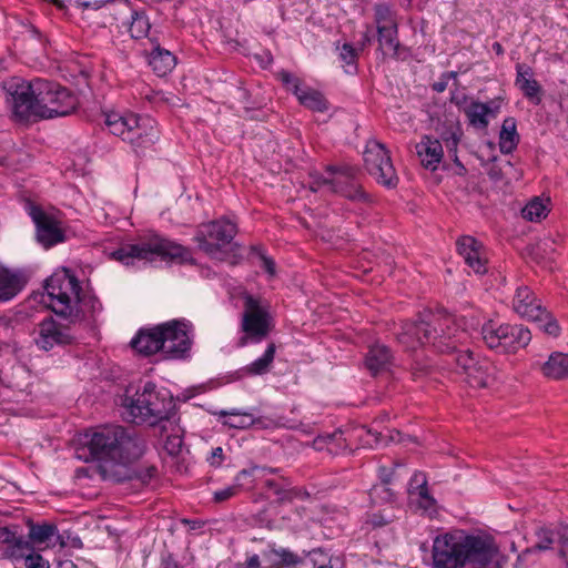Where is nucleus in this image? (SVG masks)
Segmentation results:
<instances>
[{
    "mask_svg": "<svg viewBox=\"0 0 568 568\" xmlns=\"http://www.w3.org/2000/svg\"><path fill=\"white\" fill-rule=\"evenodd\" d=\"M498 546L486 534L455 529L437 535L432 545V568H497Z\"/></svg>",
    "mask_w": 568,
    "mask_h": 568,
    "instance_id": "nucleus-1",
    "label": "nucleus"
},
{
    "mask_svg": "<svg viewBox=\"0 0 568 568\" xmlns=\"http://www.w3.org/2000/svg\"><path fill=\"white\" fill-rule=\"evenodd\" d=\"M460 329L454 316L446 313H424L418 322H406L397 334L398 343L406 351L433 343L440 352L455 351L466 339L468 328L475 329L479 322L464 323Z\"/></svg>",
    "mask_w": 568,
    "mask_h": 568,
    "instance_id": "nucleus-2",
    "label": "nucleus"
},
{
    "mask_svg": "<svg viewBox=\"0 0 568 568\" xmlns=\"http://www.w3.org/2000/svg\"><path fill=\"white\" fill-rule=\"evenodd\" d=\"M48 305L71 323L94 322L102 311L99 298L84 292L78 278L67 268L55 271L44 285Z\"/></svg>",
    "mask_w": 568,
    "mask_h": 568,
    "instance_id": "nucleus-3",
    "label": "nucleus"
},
{
    "mask_svg": "<svg viewBox=\"0 0 568 568\" xmlns=\"http://www.w3.org/2000/svg\"><path fill=\"white\" fill-rule=\"evenodd\" d=\"M144 443L134 433L118 425L99 427L84 435L83 444L77 448L79 459H98L105 464L125 465L139 458Z\"/></svg>",
    "mask_w": 568,
    "mask_h": 568,
    "instance_id": "nucleus-4",
    "label": "nucleus"
},
{
    "mask_svg": "<svg viewBox=\"0 0 568 568\" xmlns=\"http://www.w3.org/2000/svg\"><path fill=\"white\" fill-rule=\"evenodd\" d=\"M54 82L36 79L31 82L19 81L10 85L7 103L16 122H34L49 119L42 114V106L53 103Z\"/></svg>",
    "mask_w": 568,
    "mask_h": 568,
    "instance_id": "nucleus-5",
    "label": "nucleus"
},
{
    "mask_svg": "<svg viewBox=\"0 0 568 568\" xmlns=\"http://www.w3.org/2000/svg\"><path fill=\"white\" fill-rule=\"evenodd\" d=\"M189 252L182 245L161 235L148 232L128 240L111 253V257L124 265H135L139 262L151 263L155 260L184 261Z\"/></svg>",
    "mask_w": 568,
    "mask_h": 568,
    "instance_id": "nucleus-6",
    "label": "nucleus"
},
{
    "mask_svg": "<svg viewBox=\"0 0 568 568\" xmlns=\"http://www.w3.org/2000/svg\"><path fill=\"white\" fill-rule=\"evenodd\" d=\"M174 409L173 398L165 390H158L151 382L145 383L141 390L133 396H125L123 400V416L128 420L141 424L155 425L169 420Z\"/></svg>",
    "mask_w": 568,
    "mask_h": 568,
    "instance_id": "nucleus-7",
    "label": "nucleus"
},
{
    "mask_svg": "<svg viewBox=\"0 0 568 568\" xmlns=\"http://www.w3.org/2000/svg\"><path fill=\"white\" fill-rule=\"evenodd\" d=\"M104 118L109 131L129 142L135 150L149 148L158 139V132L150 119H142L134 113L116 111L105 113Z\"/></svg>",
    "mask_w": 568,
    "mask_h": 568,
    "instance_id": "nucleus-8",
    "label": "nucleus"
},
{
    "mask_svg": "<svg viewBox=\"0 0 568 568\" xmlns=\"http://www.w3.org/2000/svg\"><path fill=\"white\" fill-rule=\"evenodd\" d=\"M236 225L226 219L202 224L195 235L199 248L209 257L226 261L232 252V240L236 234Z\"/></svg>",
    "mask_w": 568,
    "mask_h": 568,
    "instance_id": "nucleus-9",
    "label": "nucleus"
},
{
    "mask_svg": "<svg viewBox=\"0 0 568 568\" xmlns=\"http://www.w3.org/2000/svg\"><path fill=\"white\" fill-rule=\"evenodd\" d=\"M244 336L239 339V346L258 343L265 338L272 328V317L264 306L252 296L244 301V312L241 324Z\"/></svg>",
    "mask_w": 568,
    "mask_h": 568,
    "instance_id": "nucleus-10",
    "label": "nucleus"
},
{
    "mask_svg": "<svg viewBox=\"0 0 568 568\" xmlns=\"http://www.w3.org/2000/svg\"><path fill=\"white\" fill-rule=\"evenodd\" d=\"M364 163L367 172L379 184L388 189L397 185L398 176L384 144L376 140H369L364 152Z\"/></svg>",
    "mask_w": 568,
    "mask_h": 568,
    "instance_id": "nucleus-11",
    "label": "nucleus"
},
{
    "mask_svg": "<svg viewBox=\"0 0 568 568\" xmlns=\"http://www.w3.org/2000/svg\"><path fill=\"white\" fill-rule=\"evenodd\" d=\"M357 170L351 165L328 166L326 176L316 182L317 186H327L331 191L339 193L353 201H366L367 194L356 182Z\"/></svg>",
    "mask_w": 568,
    "mask_h": 568,
    "instance_id": "nucleus-12",
    "label": "nucleus"
},
{
    "mask_svg": "<svg viewBox=\"0 0 568 568\" xmlns=\"http://www.w3.org/2000/svg\"><path fill=\"white\" fill-rule=\"evenodd\" d=\"M27 210L36 225V239L39 244L50 248L65 241L62 221L55 213L45 212L33 203H28Z\"/></svg>",
    "mask_w": 568,
    "mask_h": 568,
    "instance_id": "nucleus-13",
    "label": "nucleus"
},
{
    "mask_svg": "<svg viewBox=\"0 0 568 568\" xmlns=\"http://www.w3.org/2000/svg\"><path fill=\"white\" fill-rule=\"evenodd\" d=\"M456 363L468 385L474 388L488 387L495 379L496 368L493 363L484 357H475L468 349L459 352Z\"/></svg>",
    "mask_w": 568,
    "mask_h": 568,
    "instance_id": "nucleus-14",
    "label": "nucleus"
},
{
    "mask_svg": "<svg viewBox=\"0 0 568 568\" xmlns=\"http://www.w3.org/2000/svg\"><path fill=\"white\" fill-rule=\"evenodd\" d=\"M162 354L166 358H182L190 351L191 325L185 321L173 320L161 324Z\"/></svg>",
    "mask_w": 568,
    "mask_h": 568,
    "instance_id": "nucleus-15",
    "label": "nucleus"
},
{
    "mask_svg": "<svg viewBox=\"0 0 568 568\" xmlns=\"http://www.w3.org/2000/svg\"><path fill=\"white\" fill-rule=\"evenodd\" d=\"M69 329L62 327L52 318L43 320L38 326V336L34 338L37 346L43 351H50L55 345H64L71 342Z\"/></svg>",
    "mask_w": 568,
    "mask_h": 568,
    "instance_id": "nucleus-16",
    "label": "nucleus"
},
{
    "mask_svg": "<svg viewBox=\"0 0 568 568\" xmlns=\"http://www.w3.org/2000/svg\"><path fill=\"white\" fill-rule=\"evenodd\" d=\"M457 248L474 273L485 274L487 272V255L480 242L473 236H463L457 241Z\"/></svg>",
    "mask_w": 568,
    "mask_h": 568,
    "instance_id": "nucleus-17",
    "label": "nucleus"
},
{
    "mask_svg": "<svg viewBox=\"0 0 568 568\" xmlns=\"http://www.w3.org/2000/svg\"><path fill=\"white\" fill-rule=\"evenodd\" d=\"M513 308L519 316L529 321L545 316V308L527 286H519L516 290Z\"/></svg>",
    "mask_w": 568,
    "mask_h": 568,
    "instance_id": "nucleus-18",
    "label": "nucleus"
},
{
    "mask_svg": "<svg viewBox=\"0 0 568 568\" xmlns=\"http://www.w3.org/2000/svg\"><path fill=\"white\" fill-rule=\"evenodd\" d=\"M53 91V103L50 105V108L42 106V114H44V116H49V119L71 114L78 105L77 97L70 90L61 87L58 83H55Z\"/></svg>",
    "mask_w": 568,
    "mask_h": 568,
    "instance_id": "nucleus-19",
    "label": "nucleus"
},
{
    "mask_svg": "<svg viewBox=\"0 0 568 568\" xmlns=\"http://www.w3.org/2000/svg\"><path fill=\"white\" fill-rule=\"evenodd\" d=\"M408 493L412 500L428 516L436 514V500L429 495L427 480L423 473H416L410 478Z\"/></svg>",
    "mask_w": 568,
    "mask_h": 568,
    "instance_id": "nucleus-20",
    "label": "nucleus"
},
{
    "mask_svg": "<svg viewBox=\"0 0 568 568\" xmlns=\"http://www.w3.org/2000/svg\"><path fill=\"white\" fill-rule=\"evenodd\" d=\"M161 324L152 328H142L132 338L131 346L138 353L149 356L155 353H162Z\"/></svg>",
    "mask_w": 568,
    "mask_h": 568,
    "instance_id": "nucleus-21",
    "label": "nucleus"
},
{
    "mask_svg": "<svg viewBox=\"0 0 568 568\" xmlns=\"http://www.w3.org/2000/svg\"><path fill=\"white\" fill-rule=\"evenodd\" d=\"M416 153L424 168L436 170L444 156V150L438 139L424 135L416 144Z\"/></svg>",
    "mask_w": 568,
    "mask_h": 568,
    "instance_id": "nucleus-22",
    "label": "nucleus"
},
{
    "mask_svg": "<svg viewBox=\"0 0 568 568\" xmlns=\"http://www.w3.org/2000/svg\"><path fill=\"white\" fill-rule=\"evenodd\" d=\"M150 44L151 49L148 52L149 65L159 77H164L175 67V57L169 50L162 48L155 38H150Z\"/></svg>",
    "mask_w": 568,
    "mask_h": 568,
    "instance_id": "nucleus-23",
    "label": "nucleus"
},
{
    "mask_svg": "<svg viewBox=\"0 0 568 568\" xmlns=\"http://www.w3.org/2000/svg\"><path fill=\"white\" fill-rule=\"evenodd\" d=\"M505 337L499 354H515L531 341V333L523 325L505 324Z\"/></svg>",
    "mask_w": 568,
    "mask_h": 568,
    "instance_id": "nucleus-24",
    "label": "nucleus"
},
{
    "mask_svg": "<svg viewBox=\"0 0 568 568\" xmlns=\"http://www.w3.org/2000/svg\"><path fill=\"white\" fill-rule=\"evenodd\" d=\"M26 277L18 271L0 265V302L12 300L26 285Z\"/></svg>",
    "mask_w": 568,
    "mask_h": 568,
    "instance_id": "nucleus-25",
    "label": "nucleus"
},
{
    "mask_svg": "<svg viewBox=\"0 0 568 568\" xmlns=\"http://www.w3.org/2000/svg\"><path fill=\"white\" fill-rule=\"evenodd\" d=\"M541 373L545 377L552 381H562L568 378V354L554 352L541 365Z\"/></svg>",
    "mask_w": 568,
    "mask_h": 568,
    "instance_id": "nucleus-26",
    "label": "nucleus"
},
{
    "mask_svg": "<svg viewBox=\"0 0 568 568\" xmlns=\"http://www.w3.org/2000/svg\"><path fill=\"white\" fill-rule=\"evenodd\" d=\"M442 140L445 142L446 148L449 153L454 154L455 162H458L457 159V146L463 135V131L459 122L456 119H449L442 126L438 125L436 128Z\"/></svg>",
    "mask_w": 568,
    "mask_h": 568,
    "instance_id": "nucleus-27",
    "label": "nucleus"
},
{
    "mask_svg": "<svg viewBox=\"0 0 568 568\" xmlns=\"http://www.w3.org/2000/svg\"><path fill=\"white\" fill-rule=\"evenodd\" d=\"M126 30L131 38L141 40L151 38V22L150 18L144 10H132L130 20L125 23Z\"/></svg>",
    "mask_w": 568,
    "mask_h": 568,
    "instance_id": "nucleus-28",
    "label": "nucleus"
},
{
    "mask_svg": "<svg viewBox=\"0 0 568 568\" xmlns=\"http://www.w3.org/2000/svg\"><path fill=\"white\" fill-rule=\"evenodd\" d=\"M505 331L506 329L504 323L489 320L483 324L480 329L483 342L488 348L500 353L505 337Z\"/></svg>",
    "mask_w": 568,
    "mask_h": 568,
    "instance_id": "nucleus-29",
    "label": "nucleus"
},
{
    "mask_svg": "<svg viewBox=\"0 0 568 568\" xmlns=\"http://www.w3.org/2000/svg\"><path fill=\"white\" fill-rule=\"evenodd\" d=\"M390 362L392 353L385 345H373L366 355V366L373 374L386 369Z\"/></svg>",
    "mask_w": 568,
    "mask_h": 568,
    "instance_id": "nucleus-30",
    "label": "nucleus"
},
{
    "mask_svg": "<svg viewBox=\"0 0 568 568\" xmlns=\"http://www.w3.org/2000/svg\"><path fill=\"white\" fill-rule=\"evenodd\" d=\"M516 85L523 91L525 97L529 99L536 98L537 101H539L538 93L540 91V87L532 78L531 69L526 64L518 63L516 65Z\"/></svg>",
    "mask_w": 568,
    "mask_h": 568,
    "instance_id": "nucleus-31",
    "label": "nucleus"
},
{
    "mask_svg": "<svg viewBox=\"0 0 568 568\" xmlns=\"http://www.w3.org/2000/svg\"><path fill=\"white\" fill-rule=\"evenodd\" d=\"M379 50L384 57L397 58L399 55V41L397 26L377 29Z\"/></svg>",
    "mask_w": 568,
    "mask_h": 568,
    "instance_id": "nucleus-32",
    "label": "nucleus"
},
{
    "mask_svg": "<svg viewBox=\"0 0 568 568\" xmlns=\"http://www.w3.org/2000/svg\"><path fill=\"white\" fill-rule=\"evenodd\" d=\"M519 142L516 121L514 118H506L503 121L499 133V148L503 153H511Z\"/></svg>",
    "mask_w": 568,
    "mask_h": 568,
    "instance_id": "nucleus-33",
    "label": "nucleus"
},
{
    "mask_svg": "<svg viewBox=\"0 0 568 568\" xmlns=\"http://www.w3.org/2000/svg\"><path fill=\"white\" fill-rule=\"evenodd\" d=\"M295 97L302 105L312 111L324 112L328 108L323 94L310 87H304L300 92H296Z\"/></svg>",
    "mask_w": 568,
    "mask_h": 568,
    "instance_id": "nucleus-34",
    "label": "nucleus"
},
{
    "mask_svg": "<svg viewBox=\"0 0 568 568\" xmlns=\"http://www.w3.org/2000/svg\"><path fill=\"white\" fill-rule=\"evenodd\" d=\"M58 535V528L53 524L43 523L29 526L28 537L33 545H50Z\"/></svg>",
    "mask_w": 568,
    "mask_h": 568,
    "instance_id": "nucleus-35",
    "label": "nucleus"
},
{
    "mask_svg": "<svg viewBox=\"0 0 568 568\" xmlns=\"http://www.w3.org/2000/svg\"><path fill=\"white\" fill-rule=\"evenodd\" d=\"M275 344L270 343L264 352V354L252 362L251 364L246 365L243 371L246 375L256 376V375H263L266 374L274 361L275 357Z\"/></svg>",
    "mask_w": 568,
    "mask_h": 568,
    "instance_id": "nucleus-36",
    "label": "nucleus"
},
{
    "mask_svg": "<svg viewBox=\"0 0 568 568\" xmlns=\"http://www.w3.org/2000/svg\"><path fill=\"white\" fill-rule=\"evenodd\" d=\"M216 415L220 418H224L222 423L231 428L244 429L253 426L254 424V416L247 412H240L236 409L220 410Z\"/></svg>",
    "mask_w": 568,
    "mask_h": 568,
    "instance_id": "nucleus-37",
    "label": "nucleus"
},
{
    "mask_svg": "<svg viewBox=\"0 0 568 568\" xmlns=\"http://www.w3.org/2000/svg\"><path fill=\"white\" fill-rule=\"evenodd\" d=\"M491 109L488 104L481 102H471L465 110L469 123L478 129H485L488 125V114Z\"/></svg>",
    "mask_w": 568,
    "mask_h": 568,
    "instance_id": "nucleus-38",
    "label": "nucleus"
},
{
    "mask_svg": "<svg viewBox=\"0 0 568 568\" xmlns=\"http://www.w3.org/2000/svg\"><path fill=\"white\" fill-rule=\"evenodd\" d=\"M34 550L33 544L20 536L12 545L4 548L3 555L13 562H20Z\"/></svg>",
    "mask_w": 568,
    "mask_h": 568,
    "instance_id": "nucleus-39",
    "label": "nucleus"
},
{
    "mask_svg": "<svg viewBox=\"0 0 568 568\" xmlns=\"http://www.w3.org/2000/svg\"><path fill=\"white\" fill-rule=\"evenodd\" d=\"M547 202L540 197H534L521 210L523 217L530 222H539L545 219L549 212Z\"/></svg>",
    "mask_w": 568,
    "mask_h": 568,
    "instance_id": "nucleus-40",
    "label": "nucleus"
},
{
    "mask_svg": "<svg viewBox=\"0 0 568 568\" xmlns=\"http://www.w3.org/2000/svg\"><path fill=\"white\" fill-rule=\"evenodd\" d=\"M164 423L162 430L166 432L169 426L172 428V433L166 435L164 440V449L172 456L178 455L183 445L182 432L178 426H173V424L170 425L166 422Z\"/></svg>",
    "mask_w": 568,
    "mask_h": 568,
    "instance_id": "nucleus-41",
    "label": "nucleus"
},
{
    "mask_svg": "<svg viewBox=\"0 0 568 568\" xmlns=\"http://www.w3.org/2000/svg\"><path fill=\"white\" fill-rule=\"evenodd\" d=\"M250 475L251 471L246 469L241 470L235 477V483L233 485L219 489L214 493V500L216 503H223L236 496L242 487L241 478Z\"/></svg>",
    "mask_w": 568,
    "mask_h": 568,
    "instance_id": "nucleus-42",
    "label": "nucleus"
},
{
    "mask_svg": "<svg viewBox=\"0 0 568 568\" xmlns=\"http://www.w3.org/2000/svg\"><path fill=\"white\" fill-rule=\"evenodd\" d=\"M375 22L377 29L382 27L386 28L397 26L394 12L385 3L375 6Z\"/></svg>",
    "mask_w": 568,
    "mask_h": 568,
    "instance_id": "nucleus-43",
    "label": "nucleus"
},
{
    "mask_svg": "<svg viewBox=\"0 0 568 568\" xmlns=\"http://www.w3.org/2000/svg\"><path fill=\"white\" fill-rule=\"evenodd\" d=\"M379 477L382 479V484L373 486L371 489V497H382L385 500H389L393 497V493L386 486V484L389 481L390 471L386 467H381Z\"/></svg>",
    "mask_w": 568,
    "mask_h": 568,
    "instance_id": "nucleus-44",
    "label": "nucleus"
},
{
    "mask_svg": "<svg viewBox=\"0 0 568 568\" xmlns=\"http://www.w3.org/2000/svg\"><path fill=\"white\" fill-rule=\"evenodd\" d=\"M271 554L278 559L276 562V568H282L284 566H295L302 561L296 554L285 548L273 549Z\"/></svg>",
    "mask_w": 568,
    "mask_h": 568,
    "instance_id": "nucleus-45",
    "label": "nucleus"
},
{
    "mask_svg": "<svg viewBox=\"0 0 568 568\" xmlns=\"http://www.w3.org/2000/svg\"><path fill=\"white\" fill-rule=\"evenodd\" d=\"M339 59L344 64L351 68V70H346L347 73H352L356 70L357 51L352 44L344 43L341 47Z\"/></svg>",
    "mask_w": 568,
    "mask_h": 568,
    "instance_id": "nucleus-46",
    "label": "nucleus"
},
{
    "mask_svg": "<svg viewBox=\"0 0 568 568\" xmlns=\"http://www.w3.org/2000/svg\"><path fill=\"white\" fill-rule=\"evenodd\" d=\"M531 321L539 323V327L552 337H557L560 334L557 321L546 310L542 318H532Z\"/></svg>",
    "mask_w": 568,
    "mask_h": 568,
    "instance_id": "nucleus-47",
    "label": "nucleus"
},
{
    "mask_svg": "<svg viewBox=\"0 0 568 568\" xmlns=\"http://www.w3.org/2000/svg\"><path fill=\"white\" fill-rule=\"evenodd\" d=\"M278 78L282 83L286 87L288 91H291L294 95L296 92H300L305 85H302V82L298 78L287 71H281L278 73Z\"/></svg>",
    "mask_w": 568,
    "mask_h": 568,
    "instance_id": "nucleus-48",
    "label": "nucleus"
},
{
    "mask_svg": "<svg viewBox=\"0 0 568 568\" xmlns=\"http://www.w3.org/2000/svg\"><path fill=\"white\" fill-rule=\"evenodd\" d=\"M537 542L535 545V549L538 550H547L551 547L554 544V532L546 528H540L537 531Z\"/></svg>",
    "mask_w": 568,
    "mask_h": 568,
    "instance_id": "nucleus-49",
    "label": "nucleus"
},
{
    "mask_svg": "<svg viewBox=\"0 0 568 568\" xmlns=\"http://www.w3.org/2000/svg\"><path fill=\"white\" fill-rule=\"evenodd\" d=\"M287 485L288 484H280L272 479L265 480V486L271 489L280 500L291 499V493L286 489Z\"/></svg>",
    "mask_w": 568,
    "mask_h": 568,
    "instance_id": "nucleus-50",
    "label": "nucleus"
},
{
    "mask_svg": "<svg viewBox=\"0 0 568 568\" xmlns=\"http://www.w3.org/2000/svg\"><path fill=\"white\" fill-rule=\"evenodd\" d=\"M26 568H49V562L34 550L23 560Z\"/></svg>",
    "mask_w": 568,
    "mask_h": 568,
    "instance_id": "nucleus-51",
    "label": "nucleus"
},
{
    "mask_svg": "<svg viewBox=\"0 0 568 568\" xmlns=\"http://www.w3.org/2000/svg\"><path fill=\"white\" fill-rule=\"evenodd\" d=\"M393 519V516L386 515L385 510L382 513H374L367 516L366 523L372 525L374 528L383 527L389 524Z\"/></svg>",
    "mask_w": 568,
    "mask_h": 568,
    "instance_id": "nucleus-52",
    "label": "nucleus"
},
{
    "mask_svg": "<svg viewBox=\"0 0 568 568\" xmlns=\"http://www.w3.org/2000/svg\"><path fill=\"white\" fill-rule=\"evenodd\" d=\"M308 560L312 564L313 568H318L328 562L331 557L327 556L322 549H314L307 554Z\"/></svg>",
    "mask_w": 568,
    "mask_h": 568,
    "instance_id": "nucleus-53",
    "label": "nucleus"
},
{
    "mask_svg": "<svg viewBox=\"0 0 568 568\" xmlns=\"http://www.w3.org/2000/svg\"><path fill=\"white\" fill-rule=\"evenodd\" d=\"M105 2L106 0H69V4L88 10H98L104 6Z\"/></svg>",
    "mask_w": 568,
    "mask_h": 568,
    "instance_id": "nucleus-54",
    "label": "nucleus"
},
{
    "mask_svg": "<svg viewBox=\"0 0 568 568\" xmlns=\"http://www.w3.org/2000/svg\"><path fill=\"white\" fill-rule=\"evenodd\" d=\"M20 536H18L14 531L9 528H0V541L9 547L12 545Z\"/></svg>",
    "mask_w": 568,
    "mask_h": 568,
    "instance_id": "nucleus-55",
    "label": "nucleus"
},
{
    "mask_svg": "<svg viewBox=\"0 0 568 568\" xmlns=\"http://www.w3.org/2000/svg\"><path fill=\"white\" fill-rule=\"evenodd\" d=\"M559 541L561 544L560 555L565 558L568 557V526L562 527L558 531Z\"/></svg>",
    "mask_w": 568,
    "mask_h": 568,
    "instance_id": "nucleus-56",
    "label": "nucleus"
},
{
    "mask_svg": "<svg viewBox=\"0 0 568 568\" xmlns=\"http://www.w3.org/2000/svg\"><path fill=\"white\" fill-rule=\"evenodd\" d=\"M253 426L258 428V429H266V428L277 427L278 424L274 419H272V418H267V417H257V418H255L254 417Z\"/></svg>",
    "mask_w": 568,
    "mask_h": 568,
    "instance_id": "nucleus-57",
    "label": "nucleus"
},
{
    "mask_svg": "<svg viewBox=\"0 0 568 568\" xmlns=\"http://www.w3.org/2000/svg\"><path fill=\"white\" fill-rule=\"evenodd\" d=\"M223 456V449L221 447H216L212 450V455L210 458L211 465H220Z\"/></svg>",
    "mask_w": 568,
    "mask_h": 568,
    "instance_id": "nucleus-58",
    "label": "nucleus"
},
{
    "mask_svg": "<svg viewBox=\"0 0 568 568\" xmlns=\"http://www.w3.org/2000/svg\"><path fill=\"white\" fill-rule=\"evenodd\" d=\"M263 266H264V270L271 276H273L275 274V263L271 258L264 257L263 258Z\"/></svg>",
    "mask_w": 568,
    "mask_h": 568,
    "instance_id": "nucleus-59",
    "label": "nucleus"
},
{
    "mask_svg": "<svg viewBox=\"0 0 568 568\" xmlns=\"http://www.w3.org/2000/svg\"><path fill=\"white\" fill-rule=\"evenodd\" d=\"M246 566L248 568H258L261 566L260 557L257 555H253L247 558Z\"/></svg>",
    "mask_w": 568,
    "mask_h": 568,
    "instance_id": "nucleus-60",
    "label": "nucleus"
},
{
    "mask_svg": "<svg viewBox=\"0 0 568 568\" xmlns=\"http://www.w3.org/2000/svg\"><path fill=\"white\" fill-rule=\"evenodd\" d=\"M248 471H251V475L255 471V470H261L263 471V474H275L277 471L276 468H272V467H257V466H254L253 468L251 469H247Z\"/></svg>",
    "mask_w": 568,
    "mask_h": 568,
    "instance_id": "nucleus-61",
    "label": "nucleus"
},
{
    "mask_svg": "<svg viewBox=\"0 0 568 568\" xmlns=\"http://www.w3.org/2000/svg\"><path fill=\"white\" fill-rule=\"evenodd\" d=\"M446 87H447V82L446 81H438V82H435L433 84V89L436 91V92H443L446 90Z\"/></svg>",
    "mask_w": 568,
    "mask_h": 568,
    "instance_id": "nucleus-62",
    "label": "nucleus"
},
{
    "mask_svg": "<svg viewBox=\"0 0 568 568\" xmlns=\"http://www.w3.org/2000/svg\"><path fill=\"white\" fill-rule=\"evenodd\" d=\"M184 524L189 525L191 529H199L202 527V523L199 520H183Z\"/></svg>",
    "mask_w": 568,
    "mask_h": 568,
    "instance_id": "nucleus-63",
    "label": "nucleus"
},
{
    "mask_svg": "<svg viewBox=\"0 0 568 568\" xmlns=\"http://www.w3.org/2000/svg\"><path fill=\"white\" fill-rule=\"evenodd\" d=\"M57 568H78L71 560L59 562Z\"/></svg>",
    "mask_w": 568,
    "mask_h": 568,
    "instance_id": "nucleus-64",
    "label": "nucleus"
}]
</instances>
